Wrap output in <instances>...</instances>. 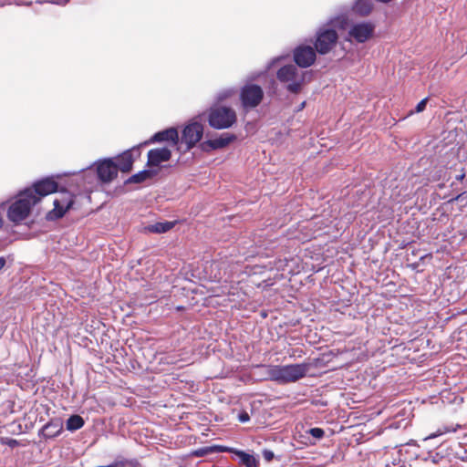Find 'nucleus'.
I'll list each match as a JSON object with an SVG mask.
<instances>
[{
    "instance_id": "1",
    "label": "nucleus",
    "mask_w": 467,
    "mask_h": 467,
    "mask_svg": "<svg viewBox=\"0 0 467 467\" xmlns=\"http://www.w3.org/2000/svg\"><path fill=\"white\" fill-rule=\"evenodd\" d=\"M308 363L291 364V365H274L269 366L267 374L269 379L280 384L296 382L306 377L309 370Z\"/></svg>"
},
{
    "instance_id": "2",
    "label": "nucleus",
    "mask_w": 467,
    "mask_h": 467,
    "mask_svg": "<svg viewBox=\"0 0 467 467\" xmlns=\"http://www.w3.org/2000/svg\"><path fill=\"white\" fill-rule=\"evenodd\" d=\"M39 202V198L34 194L30 188L20 192L16 200L9 206L7 218L14 223H19L26 219L31 209Z\"/></svg>"
},
{
    "instance_id": "3",
    "label": "nucleus",
    "mask_w": 467,
    "mask_h": 467,
    "mask_svg": "<svg viewBox=\"0 0 467 467\" xmlns=\"http://www.w3.org/2000/svg\"><path fill=\"white\" fill-rule=\"evenodd\" d=\"M306 72L299 70L295 65H286L278 69L277 79L285 85V89L292 94L301 92L305 84Z\"/></svg>"
},
{
    "instance_id": "4",
    "label": "nucleus",
    "mask_w": 467,
    "mask_h": 467,
    "mask_svg": "<svg viewBox=\"0 0 467 467\" xmlns=\"http://www.w3.org/2000/svg\"><path fill=\"white\" fill-rule=\"evenodd\" d=\"M236 113L230 107L219 106L211 108L208 114V122L216 130H224L236 122Z\"/></svg>"
},
{
    "instance_id": "5",
    "label": "nucleus",
    "mask_w": 467,
    "mask_h": 467,
    "mask_svg": "<svg viewBox=\"0 0 467 467\" xmlns=\"http://www.w3.org/2000/svg\"><path fill=\"white\" fill-rule=\"evenodd\" d=\"M375 32V25L371 22H359L351 25L346 37L351 43L362 44L369 40Z\"/></svg>"
},
{
    "instance_id": "6",
    "label": "nucleus",
    "mask_w": 467,
    "mask_h": 467,
    "mask_svg": "<svg viewBox=\"0 0 467 467\" xmlns=\"http://www.w3.org/2000/svg\"><path fill=\"white\" fill-rule=\"evenodd\" d=\"M264 99L263 88L256 84H246L240 91V100L244 109L257 107Z\"/></svg>"
},
{
    "instance_id": "7",
    "label": "nucleus",
    "mask_w": 467,
    "mask_h": 467,
    "mask_svg": "<svg viewBox=\"0 0 467 467\" xmlns=\"http://www.w3.org/2000/svg\"><path fill=\"white\" fill-rule=\"evenodd\" d=\"M338 36L335 29H320L317 33L315 49L321 55L327 54L337 44Z\"/></svg>"
},
{
    "instance_id": "8",
    "label": "nucleus",
    "mask_w": 467,
    "mask_h": 467,
    "mask_svg": "<svg viewBox=\"0 0 467 467\" xmlns=\"http://www.w3.org/2000/svg\"><path fill=\"white\" fill-rule=\"evenodd\" d=\"M203 134V126L198 121H191L182 130V142L186 144L187 150L198 143Z\"/></svg>"
},
{
    "instance_id": "9",
    "label": "nucleus",
    "mask_w": 467,
    "mask_h": 467,
    "mask_svg": "<svg viewBox=\"0 0 467 467\" xmlns=\"http://www.w3.org/2000/svg\"><path fill=\"white\" fill-rule=\"evenodd\" d=\"M316 52V49L310 46L300 45L294 49V61L299 67L306 68L315 63Z\"/></svg>"
},
{
    "instance_id": "10",
    "label": "nucleus",
    "mask_w": 467,
    "mask_h": 467,
    "mask_svg": "<svg viewBox=\"0 0 467 467\" xmlns=\"http://www.w3.org/2000/svg\"><path fill=\"white\" fill-rule=\"evenodd\" d=\"M98 178L102 182H110L117 177V165L111 159H106L97 164Z\"/></svg>"
},
{
    "instance_id": "11",
    "label": "nucleus",
    "mask_w": 467,
    "mask_h": 467,
    "mask_svg": "<svg viewBox=\"0 0 467 467\" xmlns=\"http://www.w3.org/2000/svg\"><path fill=\"white\" fill-rule=\"evenodd\" d=\"M179 140V134L175 128H169L164 130L156 132L150 140L140 143L137 148L134 147L132 150H138L140 146L162 141H171L173 144H177Z\"/></svg>"
},
{
    "instance_id": "12",
    "label": "nucleus",
    "mask_w": 467,
    "mask_h": 467,
    "mask_svg": "<svg viewBox=\"0 0 467 467\" xmlns=\"http://www.w3.org/2000/svg\"><path fill=\"white\" fill-rule=\"evenodd\" d=\"M57 183L53 179L46 178L41 181H38L34 183L33 188H30L34 194L39 198V201L42 197L47 196L50 193L56 192L57 191Z\"/></svg>"
},
{
    "instance_id": "13",
    "label": "nucleus",
    "mask_w": 467,
    "mask_h": 467,
    "mask_svg": "<svg viewBox=\"0 0 467 467\" xmlns=\"http://www.w3.org/2000/svg\"><path fill=\"white\" fill-rule=\"evenodd\" d=\"M63 430V420L61 418L51 419L38 431V436L44 439H53L57 437Z\"/></svg>"
},
{
    "instance_id": "14",
    "label": "nucleus",
    "mask_w": 467,
    "mask_h": 467,
    "mask_svg": "<svg viewBox=\"0 0 467 467\" xmlns=\"http://www.w3.org/2000/svg\"><path fill=\"white\" fill-rule=\"evenodd\" d=\"M171 157V151L166 147L150 150L147 165L149 167H158L161 162L170 161Z\"/></svg>"
},
{
    "instance_id": "15",
    "label": "nucleus",
    "mask_w": 467,
    "mask_h": 467,
    "mask_svg": "<svg viewBox=\"0 0 467 467\" xmlns=\"http://www.w3.org/2000/svg\"><path fill=\"white\" fill-rule=\"evenodd\" d=\"M236 139L234 134L223 133L220 137L213 140H208L202 143V149L207 148L211 150H219L226 147Z\"/></svg>"
},
{
    "instance_id": "16",
    "label": "nucleus",
    "mask_w": 467,
    "mask_h": 467,
    "mask_svg": "<svg viewBox=\"0 0 467 467\" xmlns=\"http://www.w3.org/2000/svg\"><path fill=\"white\" fill-rule=\"evenodd\" d=\"M54 209L49 212L47 217L49 219H58L64 216L66 212L72 205V200L69 198H66L63 200L55 199L54 200Z\"/></svg>"
},
{
    "instance_id": "17",
    "label": "nucleus",
    "mask_w": 467,
    "mask_h": 467,
    "mask_svg": "<svg viewBox=\"0 0 467 467\" xmlns=\"http://www.w3.org/2000/svg\"><path fill=\"white\" fill-rule=\"evenodd\" d=\"M133 157L131 150H126L122 154H120L117 159V171L119 170L122 172H129L132 169L133 165Z\"/></svg>"
},
{
    "instance_id": "18",
    "label": "nucleus",
    "mask_w": 467,
    "mask_h": 467,
    "mask_svg": "<svg viewBox=\"0 0 467 467\" xmlns=\"http://www.w3.org/2000/svg\"><path fill=\"white\" fill-rule=\"evenodd\" d=\"M372 8V0H358L353 6L354 12L362 16H368Z\"/></svg>"
},
{
    "instance_id": "19",
    "label": "nucleus",
    "mask_w": 467,
    "mask_h": 467,
    "mask_svg": "<svg viewBox=\"0 0 467 467\" xmlns=\"http://www.w3.org/2000/svg\"><path fill=\"white\" fill-rule=\"evenodd\" d=\"M155 174H156V171H153L151 170H143V171H140L138 173L130 176L126 181V183H140V182H143L146 180L151 178Z\"/></svg>"
},
{
    "instance_id": "20",
    "label": "nucleus",
    "mask_w": 467,
    "mask_h": 467,
    "mask_svg": "<svg viewBox=\"0 0 467 467\" xmlns=\"http://www.w3.org/2000/svg\"><path fill=\"white\" fill-rule=\"evenodd\" d=\"M236 455L240 458L243 467H258V460L243 451H235Z\"/></svg>"
},
{
    "instance_id": "21",
    "label": "nucleus",
    "mask_w": 467,
    "mask_h": 467,
    "mask_svg": "<svg viewBox=\"0 0 467 467\" xmlns=\"http://www.w3.org/2000/svg\"><path fill=\"white\" fill-rule=\"evenodd\" d=\"M85 424L83 418L79 415H71L66 422L67 430L75 431L81 429Z\"/></svg>"
},
{
    "instance_id": "22",
    "label": "nucleus",
    "mask_w": 467,
    "mask_h": 467,
    "mask_svg": "<svg viewBox=\"0 0 467 467\" xmlns=\"http://www.w3.org/2000/svg\"><path fill=\"white\" fill-rule=\"evenodd\" d=\"M174 223L171 222L156 223L147 227V230L150 233L162 234L166 233L173 227Z\"/></svg>"
},
{
    "instance_id": "23",
    "label": "nucleus",
    "mask_w": 467,
    "mask_h": 467,
    "mask_svg": "<svg viewBox=\"0 0 467 467\" xmlns=\"http://www.w3.org/2000/svg\"><path fill=\"white\" fill-rule=\"evenodd\" d=\"M462 426L460 424H456V425H444L441 428H439L437 430L436 432L432 433V434H430L426 439H434L438 436H441V435H443L445 433H449V432H455L458 429H461Z\"/></svg>"
},
{
    "instance_id": "24",
    "label": "nucleus",
    "mask_w": 467,
    "mask_h": 467,
    "mask_svg": "<svg viewBox=\"0 0 467 467\" xmlns=\"http://www.w3.org/2000/svg\"><path fill=\"white\" fill-rule=\"evenodd\" d=\"M308 433H309L312 437H314V438H316V439H317V440L322 439V438L324 437V435H325V431H324V430H323V429H321V428H311V429L308 431Z\"/></svg>"
},
{
    "instance_id": "25",
    "label": "nucleus",
    "mask_w": 467,
    "mask_h": 467,
    "mask_svg": "<svg viewBox=\"0 0 467 467\" xmlns=\"http://www.w3.org/2000/svg\"><path fill=\"white\" fill-rule=\"evenodd\" d=\"M427 102H428V98H425V99H421L417 104L414 112H416V113L422 112L425 109L426 106H427Z\"/></svg>"
},
{
    "instance_id": "26",
    "label": "nucleus",
    "mask_w": 467,
    "mask_h": 467,
    "mask_svg": "<svg viewBox=\"0 0 467 467\" xmlns=\"http://www.w3.org/2000/svg\"><path fill=\"white\" fill-rule=\"evenodd\" d=\"M238 420L242 423H245L250 420V416L247 411L243 410L238 414Z\"/></svg>"
},
{
    "instance_id": "27",
    "label": "nucleus",
    "mask_w": 467,
    "mask_h": 467,
    "mask_svg": "<svg viewBox=\"0 0 467 467\" xmlns=\"http://www.w3.org/2000/svg\"><path fill=\"white\" fill-rule=\"evenodd\" d=\"M121 462H125V467L126 466H129V467H140V462H138V460L136 459H131V460H122L120 461Z\"/></svg>"
},
{
    "instance_id": "28",
    "label": "nucleus",
    "mask_w": 467,
    "mask_h": 467,
    "mask_svg": "<svg viewBox=\"0 0 467 467\" xmlns=\"http://www.w3.org/2000/svg\"><path fill=\"white\" fill-rule=\"evenodd\" d=\"M233 93H234V91L232 89L222 91L218 95V99L219 100L225 99L229 98L230 96H232Z\"/></svg>"
},
{
    "instance_id": "29",
    "label": "nucleus",
    "mask_w": 467,
    "mask_h": 467,
    "mask_svg": "<svg viewBox=\"0 0 467 467\" xmlns=\"http://www.w3.org/2000/svg\"><path fill=\"white\" fill-rule=\"evenodd\" d=\"M263 456H264V458H265V460L266 462H271V461L274 459L275 454H274V452H273L272 451H270V450H264V451H263Z\"/></svg>"
},
{
    "instance_id": "30",
    "label": "nucleus",
    "mask_w": 467,
    "mask_h": 467,
    "mask_svg": "<svg viewBox=\"0 0 467 467\" xmlns=\"http://www.w3.org/2000/svg\"><path fill=\"white\" fill-rule=\"evenodd\" d=\"M45 2L58 5H65L69 2V0H46Z\"/></svg>"
},
{
    "instance_id": "31",
    "label": "nucleus",
    "mask_w": 467,
    "mask_h": 467,
    "mask_svg": "<svg viewBox=\"0 0 467 467\" xmlns=\"http://www.w3.org/2000/svg\"><path fill=\"white\" fill-rule=\"evenodd\" d=\"M99 467H125V462H114L113 463L107 465V466H99Z\"/></svg>"
},
{
    "instance_id": "32",
    "label": "nucleus",
    "mask_w": 467,
    "mask_h": 467,
    "mask_svg": "<svg viewBox=\"0 0 467 467\" xmlns=\"http://www.w3.org/2000/svg\"><path fill=\"white\" fill-rule=\"evenodd\" d=\"M5 263H6L5 258L0 257V271L5 267Z\"/></svg>"
},
{
    "instance_id": "33",
    "label": "nucleus",
    "mask_w": 467,
    "mask_h": 467,
    "mask_svg": "<svg viewBox=\"0 0 467 467\" xmlns=\"http://www.w3.org/2000/svg\"><path fill=\"white\" fill-rule=\"evenodd\" d=\"M232 451V449L227 448V447H223V446L218 447V451Z\"/></svg>"
},
{
    "instance_id": "34",
    "label": "nucleus",
    "mask_w": 467,
    "mask_h": 467,
    "mask_svg": "<svg viewBox=\"0 0 467 467\" xmlns=\"http://www.w3.org/2000/svg\"><path fill=\"white\" fill-rule=\"evenodd\" d=\"M463 194H464V192L458 194L455 198L451 199V202L460 201L462 199V197L463 196Z\"/></svg>"
},
{
    "instance_id": "35",
    "label": "nucleus",
    "mask_w": 467,
    "mask_h": 467,
    "mask_svg": "<svg viewBox=\"0 0 467 467\" xmlns=\"http://www.w3.org/2000/svg\"><path fill=\"white\" fill-rule=\"evenodd\" d=\"M464 177H465V174L462 173V174L456 176V180L462 181V180H463Z\"/></svg>"
},
{
    "instance_id": "36",
    "label": "nucleus",
    "mask_w": 467,
    "mask_h": 467,
    "mask_svg": "<svg viewBox=\"0 0 467 467\" xmlns=\"http://www.w3.org/2000/svg\"><path fill=\"white\" fill-rule=\"evenodd\" d=\"M306 106V101L302 102L298 108V110H302Z\"/></svg>"
},
{
    "instance_id": "37",
    "label": "nucleus",
    "mask_w": 467,
    "mask_h": 467,
    "mask_svg": "<svg viewBox=\"0 0 467 467\" xmlns=\"http://www.w3.org/2000/svg\"><path fill=\"white\" fill-rule=\"evenodd\" d=\"M10 445L17 444V441L16 440H11L9 442Z\"/></svg>"
},
{
    "instance_id": "38",
    "label": "nucleus",
    "mask_w": 467,
    "mask_h": 467,
    "mask_svg": "<svg viewBox=\"0 0 467 467\" xmlns=\"http://www.w3.org/2000/svg\"><path fill=\"white\" fill-rule=\"evenodd\" d=\"M280 58H281V57H276V58H275L272 62L274 63V62H275V61H277V60H280Z\"/></svg>"
}]
</instances>
